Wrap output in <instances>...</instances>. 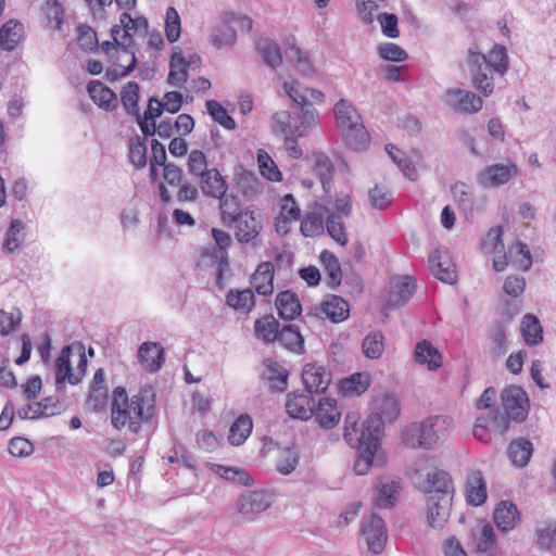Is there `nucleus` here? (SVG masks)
Listing matches in <instances>:
<instances>
[{"label":"nucleus","instance_id":"f257e3e1","mask_svg":"<svg viewBox=\"0 0 556 556\" xmlns=\"http://www.w3.org/2000/svg\"><path fill=\"white\" fill-rule=\"evenodd\" d=\"M154 413L155 393L152 387L140 388L130 399L124 387H116L113 390L111 422L116 430L128 426L129 430L137 434L141 424L150 421Z\"/></svg>","mask_w":556,"mask_h":556},{"label":"nucleus","instance_id":"f03ea898","mask_svg":"<svg viewBox=\"0 0 556 556\" xmlns=\"http://www.w3.org/2000/svg\"><path fill=\"white\" fill-rule=\"evenodd\" d=\"M333 113L345 144L354 151L366 149L369 136L353 104L340 99L333 106Z\"/></svg>","mask_w":556,"mask_h":556},{"label":"nucleus","instance_id":"7ed1b4c3","mask_svg":"<svg viewBox=\"0 0 556 556\" xmlns=\"http://www.w3.org/2000/svg\"><path fill=\"white\" fill-rule=\"evenodd\" d=\"M318 117L314 108H299L293 112L280 111L271 116V128L275 134L304 137L317 125Z\"/></svg>","mask_w":556,"mask_h":556},{"label":"nucleus","instance_id":"20e7f679","mask_svg":"<svg viewBox=\"0 0 556 556\" xmlns=\"http://www.w3.org/2000/svg\"><path fill=\"white\" fill-rule=\"evenodd\" d=\"M381 420L379 418L366 419L363 424L359 438L354 446L358 450L354 462V471L358 476L366 475L372 466V460L380 446Z\"/></svg>","mask_w":556,"mask_h":556},{"label":"nucleus","instance_id":"39448f33","mask_svg":"<svg viewBox=\"0 0 556 556\" xmlns=\"http://www.w3.org/2000/svg\"><path fill=\"white\" fill-rule=\"evenodd\" d=\"M453 425V420L445 415H435L426 418L421 424H413L408 431L418 435V446L425 450L433 448L444 440Z\"/></svg>","mask_w":556,"mask_h":556},{"label":"nucleus","instance_id":"423d86ee","mask_svg":"<svg viewBox=\"0 0 556 556\" xmlns=\"http://www.w3.org/2000/svg\"><path fill=\"white\" fill-rule=\"evenodd\" d=\"M148 27V20L144 16L132 17L129 13L123 12L119 15V24L111 28V35L114 43L128 52L134 43L132 37L147 34Z\"/></svg>","mask_w":556,"mask_h":556},{"label":"nucleus","instance_id":"0eeeda50","mask_svg":"<svg viewBox=\"0 0 556 556\" xmlns=\"http://www.w3.org/2000/svg\"><path fill=\"white\" fill-rule=\"evenodd\" d=\"M467 63L472 75L473 87L485 97H489L494 90V83L491 76L490 64L486 62V55L473 48H469Z\"/></svg>","mask_w":556,"mask_h":556},{"label":"nucleus","instance_id":"6e6552de","mask_svg":"<svg viewBox=\"0 0 556 556\" xmlns=\"http://www.w3.org/2000/svg\"><path fill=\"white\" fill-rule=\"evenodd\" d=\"M235 228V238L242 244L257 245L258 236L263 229L262 222L255 216V213L250 208L241 212L239 217L232 220Z\"/></svg>","mask_w":556,"mask_h":556},{"label":"nucleus","instance_id":"1a4fd4ad","mask_svg":"<svg viewBox=\"0 0 556 556\" xmlns=\"http://www.w3.org/2000/svg\"><path fill=\"white\" fill-rule=\"evenodd\" d=\"M273 502L274 495L268 491H249L239 497L237 508L241 515L249 519H253L255 515L269 508Z\"/></svg>","mask_w":556,"mask_h":556},{"label":"nucleus","instance_id":"9d476101","mask_svg":"<svg viewBox=\"0 0 556 556\" xmlns=\"http://www.w3.org/2000/svg\"><path fill=\"white\" fill-rule=\"evenodd\" d=\"M527 404V393L520 387L510 386L502 392L503 410L513 418V421L521 422L526 419Z\"/></svg>","mask_w":556,"mask_h":556},{"label":"nucleus","instance_id":"9b49d317","mask_svg":"<svg viewBox=\"0 0 556 556\" xmlns=\"http://www.w3.org/2000/svg\"><path fill=\"white\" fill-rule=\"evenodd\" d=\"M420 490L427 497L437 496L443 498V496H445L446 498L453 500V481L448 472L441 469H434L428 472L420 485Z\"/></svg>","mask_w":556,"mask_h":556},{"label":"nucleus","instance_id":"f8f14e48","mask_svg":"<svg viewBox=\"0 0 556 556\" xmlns=\"http://www.w3.org/2000/svg\"><path fill=\"white\" fill-rule=\"evenodd\" d=\"M362 533L366 539L368 549L374 554H380L387 542V528L384 520L371 515L362 521Z\"/></svg>","mask_w":556,"mask_h":556},{"label":"nucleus","instance_id":"ddd939ff","mask_svg":"<svg viewBox=\"0 0 556 556\" xmlns=\"http://www.w3.org/2000/svg\"><path fill=\"white\" fill-rule=\"evenodd\" d=\"M446 103L464 114H473L479 112L483 106V100L472 91L460 88L447 89L445 92Z\"/></svg>","mask_w":556,"mask_h":556},{"label":"nucleus","instance_id":"4468645a","mask_svg":"<svg viewBox=\"0 0 556 556\" xmlns=\"http://www.w3.org/2000/svg\"><path fill=\"white\" fill-rule=\"evenodd\" d=\"M302 381L308 393H323L331 382V374L323 365L306 364L302 370Z\"/></svg>","mask_w":556,"mask_h":556},{"label":"nucleus","instance_id":"2eb2a0df","mask_svg":"<svg viewBox=\"0 0 556 556\" xmlns=\"http://www.w3.org/2000/svg\"><path fill=\"white\" fill-rule=\"evenodd\" d=\"M429 269L439 280L454 283L457 278L456 267L446 252L434 250L430 253Z\"/></svg>","mask_w":556,"mask_h":556},{"label":"nucleus","instance_id":"dca6fc26","mask_svg":"<svg viewBox=\"0 0 556 556\" xmlns=\"http://www.w3.org/2000/svg\"><path fill=\"white\" fill-rule=\"evenodd\" d=\"M451 498L441 497H427V523L432 529H443L448 521L452 508Z\"/></svg>","mask_w":556,"mask_h":556},{"label":"nucleus","instance_id":"f3484780","mask_svg":"<svg viewBox=\"0 0 556 556\" xmlns=\"http://www.w3.org/2000/svg\"><path fill=\"white\" fill-rule=\"evenodd\" d=\"M349 303L339 295H331L315 308V316L320 319H330L332 323H341L349 317Z\"/></svg>","mask_w":556,"mask_h":556},{"label":"nucleus","instance_id":"a211bd4d","mask_svg":"<svg viewBox=\"0 0 556 556\" xmlns=\"http://www.w3.org/2000/svg\"><path fill=\"white\" fill-rule=\"evenodd\" d=\"M516 170L517 168L515 165H490L479 173L478 181L484 188L500 187L506 184Z\"/></svg>","mask_w":556,"mask_h":556},{"label":"nucleus","instance_id":"6ab92c4d","mask_svg":"<svg viewBox=\"0 0 556 556\" xmlns=\"http://www.w3.org/2000/svg\"><path fill=\"white\" fill-rule=\"evenodd\" d=\"M314 400L311 393L292 392L287 396L286 412L292 418L307 420L313 416Z\"/></svg>","mask_w":556,"mask_h":556},{"label":"nucleus","instance_id":"aec40b11","mask_svg":"<svg viewBox=\"0 0 556 556\" xmlns=\"http://www.w3.org/2000/svg\"><path fill=\"white\" fill-rule=\"evenodd\" d=\"M520 519L517 506L508 501H502L494 509L493 520L497 529L507 533L514 530Z\"/></svg>","mask_w":556,"mask_h":556},{"label":"nucleus","instance_id":"412c9836","mask_svg":"<svg viewBox=\"0 0 556 556\" xmlns=\"http://www.w3.org/2000/svg\"><path fill=\"white\" fill-rule=\"evenodd\" d=\"M263 366L262 377L268 382L269 388L279 392L285 391L288 384V370L273 358L264 359Z\"/></svg>","mask_w":556,"mask_h":556},{"label":"nucleus","instance_id":"4be33fe9","mask_svg":"<svg viewBox=\"0 0 556 556\" xmlns=\"http://www.w3.org/2000/svg\"><path fill=\"white\" fill-rule=\"evenodd\" d=\"M138 357L144 367L155 372L165 362V351L159 342H143L139 346Z\"/></svg>","mask_w":556,"mask_h":556},{"label":"nucleus","instance_id":"5701e85b","mask_svg":"<svg viewBox=\"0 0 556 556\" xmlns=\"http://www.w3.org/2000/svg\"><path fill=\"white\" fill-rule=\"evenodd\" d=\"M313 416L320 427L330 429L339 422L341 412L334 399L323 397L319 400L317 408L313 409Z\"/></svg>","mask_w":556,"mask_h":556},{"label":"nucleus","instance_id":"b1692460","mask_svg":"<svg viewBox=\"0 0 556 556\" xmlns=\"http://www.w3.org/2000/svg\"><path fill=\"white\" fill-rule=\"evenodd\" d=\"M486 483L480 470L471 471L466 482V500L471 506H480L486 501Z\"/></svg>","mask_w":556,"mask_h":556},{"label":"nucleus","instance_id":"393cba45","mask_svg":"<svg viewBox=\"0 0 556 556\" xmlns=\"http://www.w3.org/2000/svg\"><path fill=\"white\" fill-rule=\"evenodd\" d=\"M202 192L211 198H222L226 194L228 185L225 178L216 168H210L208 172L200 178Z\"/></svg>","mask_w":556,"mask_h":556},{"label":"nucleus","instance_id":"a878e982","mask_svg":"<svg viewBox=\"0 0 556 556\" xmlns=\"http://www.w3.org/2000/svg\"><path fill=\"white\" fill-rule=\"evenodd\" d=\"M88 92L93 102L100 108L112 111L117 106L116 93L99 80H91L88 84Z\"/></svg>","mask_w":556,"mask_h":556},{"label":"nucleus","instance_id":"bb28decb","mask_svg":"<svg viewBox=\"0 0 556 556\" xmlns=\"http://www.w3.org/2000/svg\"><path fill=\"white\" fill-rule=\"evenodd\" d=\"M24 38V25L10 20L0 28V48L4 51H13Z\"/></svg>","mask_w":556,"mask_h":556},{"label":"nucleus","instance_id":"cd10ccee","mask_svg":"<svg viewBox=\"0 0 556 556\" xmlns=\"http://www.w3.org/2000/svg\"><path fill=\"white\" fill-rule=\"evenodd\" d=\"M275 304L278 315L286 320H293L302 309L298 295L289 290L278 293Z\"/></svg>","mask_w":556,"mask_h":556},{"label":"nucleus","instance_id":"c85d7f7f","mask_svg":"<svg viewBox=\"0 0 556 556\" xmlns=\"http://www.w3.org/2000/svg\"><path fill=\"white\" fill-rule=\"evenodd\" d=\"M274 266L270 262L261 263L252 275V285L255 291L264 296L273 293Z\"/></svg>","mask_w":556,"mask_h":556},{"label":"nucleus","instance_id":"c756f323","mask_svg":"<svg viewBox=\"0 0 556 556\" xmlns=\"http://www.w3.org/2000/svg\"><path fill=\"white\" fill-rule=\"evenodd\" d=\"M71 348L64 346L55 362V381L56 384H62L66 380L71 384H77L80 382V376L75 375L72 370L71 361Z\"/></svg>","mask_w":556,"mask_h":556},{"label":"nucleus","instance_id":"7c9ffc66","mask_svg":"<svg viewBox=\"0 0 556 556\" xmlns=\"http://www.w3.org/2000/svg\"><path fill=\"white\" fill-rule=\"evenodd\" d=\"M416 290V279L405 276L397 281L389 295V303L392 306H402L409 301Z\"/></svg>","mask_w":556,"mask_h":556},{"label":"nucleus","instance_id":"2f4dec72","mask_svg":"<svg viewBox=\"0 0 556 556\" xmlns=\"http://www.w3.org/2000/svg\"><path fill=\"white\" fill-rule=\"evenodd\" d=\"M276 341L287 350L294 353L304 351V339L299 327L294 325H286L279 329Z\"/></svg>","mask_w":556,"mask_h":556},{"label":"nucleus","instance_id":"473e14b6","mask_svg":"<svg viewBox=\"0 0 556 556\" xmlns=\"http://www.w3.org/2000/svg\"><path fill=\"white\" fill-rule=\"evenodd\" d=\"M415 361L418 364L428 365L430 370H435L442 365L439 351L427 340L418 342L414 351Z\"/></svg>","mask_w":556,"mask_h":556},{"label":"nucleus","instance_id":"72a5a7b5","mask_svg":"<svg viewBox=\"0 0 556 556\" xmlns=\"http://www.w3.org/2000/svg\"><path fill=\"white\" fill-rule=\"evenodd\" d=\"M313 170L319 177L323 189L328 192L334 174L331 160L323 152L313 154Z\"/></svg>","mask_w":556,"mask_h":556},{"label":"nucleus","instance_id":"f704fd0d","mask_svg":"<svg viewBox=\"0 0 556 556\" xmlns=\"http://www.w3.org/2000/svg\"><path fill=\"white\" fill-rule=\"evenodd\" d=\"M401 488L399 480L381 483L376 489L375 505L381 509L392 508L396 503V495L401 491Z\"/></svg>","mask_w":556,"mask_h":556},{"label":"nucleus","instance_id":"c9c22d12","mask_svg":"<svg viewBox=\"0 0 556 556\" xmlns=\"http://www.w3.org/2000/svg\"><path fill=\"white\" fill-rule=\"evenodd\" d=\"M188 80V71L186 67V58L182 51L174 52L169 60V73L167 83L170 86L182 88Z\"/></svg>","mask_w":556,"mask_h":556},{"label":"nucleus","instance_id":"e433bc0d","mask_svg":"<svg viewBox=\"0 0 556 556\" xmlns=\"http://www.w3.org/2000/svg\"><path fill=\"white\" fill-rule=\"evenodd\" d=\"M210 469L220 478L237 483L239 485L249 486L253 484V479L244 469L224 466L220 464H208Z\"/></svg>","mask_w":556,"mask_h":556},{"label":"nucleus","instance_id":"4c0bfd02","mask_svg":"<svg viewBox=\"0 0 556 556\" xmlns=\"http://www.w3.org/2000/svg\"><path fill=\"white\" fill-rule=\"evenodd\" d=\"M253 422L249 415H240L230 426L228 441L233 446H239L245 442L252 432Z\"/></svg>","mask_w":556,"mask_h":556},{"label":"nucleus","instance_id":"58836bf2","mask_svg":"<svg viewBox=\"0 0 556 556\" xmlns=\"http://www.w3.org/2000/svg\"><path fill=\"white\" fill-rule=\"evenodd\" d=\"M533 453V445L527 439H519L513 441L507 450L508 457L511 463L518 467H525Z\"/></svg>","mask_w":556,"mask_h":556},{"label":"nucleus","instance_id":"ea45409f","mask_svg":"<svg viewBox=\"0 0 556 556\" xmlns=\"http://www.w3.org/2000/svg\"><path fill=\"white\" fill-rule=\"evenodd\" d=\"M25 225L21 219H12L4 235L2 250L5 253H13L18 250L24 241Z\"/></svg>","mask_w":556,"mask_h":556},{"label":"nucleus","instance_id":"a19ab883","mask_svg":"<svg viewBox=\"0 0 556 556\" xmlns=\"http://www.w3.org/2000/svg\"><path fill=\"white\" fill-rule=\"evenodd\" d=\"M320 262L327 274V285L331 289H336L342 281V269L339 260L329 251H324L320 254Z\"/></svg>","mask_w":556,"mask_h":556},{"label":"nucleus","instance_id":"79ce46f5","mask_svg":"<svg viewBox=\"0 0 556 556\" xmlns=\"http://www.w3.org/2000/svg\"><path fill=\"white\" fill-rule=\"evenodd\" d=\"M521 333L525 342L530 346L542 342L543 330L539 318L532 314H526L521 320Z\"/></svg>","mask_w":556,"mask_h":556},{"label":"nucleus","instance_id":"37998d69","mask_svg":"<svg viewBox=\"0 0 556 556\" xmlns=\"http://www.w3.org/2000/svg\"><path fill=\"white\" fill-rule=\"evenodd\" d=\"M534 542L540 551L551 552L556 547V520L543 522L535 531Z\"/></svg>","mask_w":556,"mask_h":556},{"label":"nucleus","instance_id":"c03bdc74","mask_svg":"<svg viewBox=\"0 0 556 556\" xmlns=\"http://www.w3.org/2000/svg\"><path fill=\"white\" fill-rule=\"evenodd\" d=\"M279 321L273 315H265L254 324L255 336L266 343L275 342L279 332Z\"/></svg>","mask_w":556,"mask_h":556},{"label":"nucleus","instance_id":"a18cd8bd","mask_svg":"<svg viewBox=\"0 0 556 556\" xmlns=\"http://www.w3.org/2000/svg\"><path fill=\"white\" fill-rule=\"evenodd\" d=\"M227 304L236 311L250 312L255 302L252 290H230L226 295Z\"/></svg>","mask_w":556,"mask_h":556},{"label":"nucleus","instance_id":"49530a36","mask_svg":"<svg viewBox=\"0 0 556 556\" xmlns=\"http://www.w3.org/2000/svg\"><path fill=\"white\" fill-rule=\"evenodd\" d=\"M502 236V227L492 228L488 233V240L492 242L493 250L498 253V255L493 258V268L496 271H503L508 265L507 256L503 253L504 243Z\"/></svg>","mask_w":556,"mask_h":556},{"label":"nucleus","instance_id":"de8ad7c7","mask_svg":"<svg viewBox=\"0 0 556 556\" xmlns=\"http://www.w3.org/2000/svg\"><path fill=\"white\" fill-rule=\"evenodd\" d=\"M362 350L370 359L379 358L384 351V336L381 331H371L363 340Z\"/></svg>","mask_w":556,"mask_h":556},{"label":"nucleus","instance_id":"09e8293b","mask_svg":"<svg viewBox=\"0 0 556 556\" xmlns=\"http://www.w3.org/2000/svg\"><path fill=\"white\" fill-rule=\"evenodd\" d=\"M121 101L129 115L139 117V85L136 81H128L122 89Z\"/></svg>","mask_w":556,"mask_h":556},{"label":"nucleus","instance_id":"8fccbe9b","mask_svg":"<svg viewBox=\"0 0 556 556\" xmlns=\"http://www.w3.org/2000/svg\"><path fill=\"white\" fill-rule=\"evenodd\" d=\"M257 51L263 61L270 67L276 68L282 62L279 46L269 39H262L256 45Z\"/></svg>","mask_w":556,"mask_h":556},{"label":"nucleus","instance_id":"3c124183","mask_svg":"<svg viewBox=\"0 0 556 556\" xmlns=\"http://www.w3.org/2000/svg\"><path fill=\"white\" fill-rule=\"evenodd\" d=\"M299 452L295 446H287L280 451L277 459L276 469L279 473L288 476L293 472L299 465Z\"/></svg>","mask_w":556,"mask_h":556},{"label":"nucleus","instance_id":"603ef678","mask_svg":"<svg viewBox=\"0 0 556 556\" xmlns=\"http://www.w3.org/2000/svg\"><path fill=\"white\" fill-rule=\"evenodd\" d=\"M399 412L400 409L396 400L393 396L388 395L382 399L381 404L379 406V412L375 415L368 416L367 419L379 418L381 420L382 430L383 424L386 421L392 422L393 420H395L399 415Z\"/></svg>","mask_w":556,"mask_h":556},{"label":"nucleus","instance_id":"864d4df0","mask_svg":"<svg viewBox=\"0 0 556 556\" xmlns=\"http://www.w3.org/2000/svg\"><path fill=\"white\" fill-rule=\"evenodd\" d=\"M206 109L211 117L228 130L236 128L235 119L228 114L225 108L216 100L206 101Z\"/></svg>","mask_w":556,"mask_h":556},{"label":"nucleus","instance_id":"5fc2aeb1","mask_svg":"<svg viewBox=\"0 0 556 556\" xmlns=\"http://www.w3.org/2000/svg\"><path fill=\"white\" fill-rule=\"evenodd\" d=\"M326 228L328 235L340 245H345L348 243V236L342 222V216L336 213H330L327 216Z\"/></svg>","mask_w":556,"mask_h":556},{"label":"nucleus","instance_id":"6e6d98bb","mask_svg":"<svg viewBox=\"0 0 556 556\" xmlns=\"http://www.w3.org/2000/svg\"><path fill=\"white\" fill-rule=\"evenodd\" d=\"M219 199V207L222 213V219L224 223L230 224L235 220L243 210H240V202L236 195H223Z\"/></svg>","mask_w":556,"mask_h":556},{"label":"nucleus","instance_id":"4d7b16f0","mask_svg":"<svg viewBox=\"0 0 556 556\" xmlns=\"http://www.w3.org/2000/svg\"><path fill=\"white\" fill-rule=\"evenodd\" d=\"M147 144L144 139L139 137L129 141L128 157L130 163L137 168H143L147 165Z\"/></svg>","mask_w":556,"mask_h":556},{"label":"nucleus","instance_id":"13d9d810","mask_svg":"<svg viewBox=\"0 0 556 556\" xmlns=\"http://www.w3.org/2000/svg\"><path fill=\"white\" fill-rule=\"evenodd\" d=\"M180 16L174 7L166 9L165 33L167 40L173 43L180 37Z\"/></svg>","mask_w":556,"mask_h":556},{"label":"nucleus","instance_id":"bf43d9fd","mask_svg":"<svg viewBox=\"0 0 556 556\" xmlns=\"http://www.w3.org/2000/svg\"><path fill=\"white\" fill-rule=\"evenodd\" d=\"M486 62L490 64L491 71L500 74L506 73L508 70L506 49L503 46H494L486 56Z\"/></svg>","mask_w":556,"mask_h":556},{"label":"nucleus","instance_id":"052dcab7","mask_svg":"<svg viewBox=\"0 0 556 556\" xmlns=\"http://www.w3.org/2000/svg\"><path fill=\"white\" fill-rule=\"evenodd\" d=\"M54 415L49 412L48 405L42 402H33L24 405L17 410V416L21 419H36L39 417H48Z\"/></svg>","mask_w":556,"mask_h":556},{"label":"nucleus","instance_id":"680f3d73","mask_svg":"<svg viewBox=\"0 0 556 556\" xmlns=\"http://www.w3.org/2000/svg\"><path fill=\"white\" fill-rule=\"evenodd\" d=\"M379 56L386 61L403 62L408 59L407 52L396 43L386 42L378 47Z\"/></svg>","mask_w":556,"mask_h":556},{"label":"nucleus","instance_id":"e2e57ef3","mask_svg":"<svg viewBox=\"0 0 556 556\" xmlns=\"http://www.w3.org/2000/svg\"><path fill=\"white\" fill-rule=\"evenodd\" d=\"M187 165L189 173L199 178L208 172L206 156L201 150H192L189 153Z\"/></svg>","mask_w":556,"mask_h":556},{"label":"nucleus","instance_id":"0e129e2a","mask_svg":"<svg viewBox=\"0 0 556 556\" xmlns=\"http://www.w3.org/2000/svg\"><path fill=\"white\" fill-rule=\"evenodd\" d=\"M369 387L368 377L364 376L361 372H356L351 375L349 378H345L341 381V389L344 392H355L361 394L365 392Z\"/></svg>","mask_w":556,"mask_h":556},{"label":"nucleus","instance_id":"69168bd1","mask_svg":"<svg viewBox=\"0 0 556 556\" xmlns=\"http://www.w3.org/2000/svg\"><path fill=\"white\" fill-rule=\"evenodd\" d=\"M300 228L305 237L318 236L324 231L323 217L316 213H311L302 220Z\"/></svg>","mask_w":556,"mask_h":556},{"label":"nucleus","instance_id":"338daca9","mask_svg":"<svg viewBox=\"0 0 556 556\" xmlns=\"http://www.w3.org/2000/svg\"><path fill=\"white\" fill-rule=\"evenodd\" d=\"M369 201L375 208L384 210L392 202L391 192L381 186H375L368 192Z\"/></svg>","mask_w":556,"mask_h":556},{"label":"nucleus","instance_id":"774afa93","mask_svg":"<svg viewBox=\"0 0 556 556\" xmlns=\"http://www.w3.org/2000/svg\"><path fill=\"white\" fill-rule=\"evenodd\" d=\"M34 450L33 443L25 438L15 437L9 441L8 451L14 457H27Z\"/></svg>","mask_w":556,"mask_h":556}]
</instances>
